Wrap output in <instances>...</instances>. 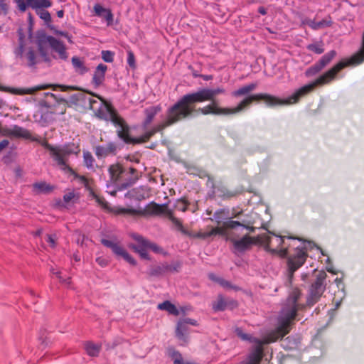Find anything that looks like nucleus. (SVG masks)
I'll return each instance as SVG.
<instances>
[{
	"label": "nucleus",
	"instance_id": "obj_1",
	"mask_svg": "<svg viewBox=\"0 0 364 364\" xmlns=\"http://www.w3.org/2000/svg\"><path fill=\"white\" fill-rule=\"evenodd\" d=\"M301 294L299 289H291L279 315L278 326L270 331L263 339L253 337L250 334L244 333L242 328H236L235 332L239 338L242 341L255 344L247 360L240 364H259L263 354L262 345L275 342L289 332L291 323L296 315L299 306L297 301Z\"/></svg>",
	"mask_w": 364,
	"mask_h": 364
},
{
	"label": "nucleus",
	"instance_id": "obj_2",
	"mask_svg": "<svg viewBox=\"0 0 364 364\" xmlns=\"http://www.w3.org/2000/svg\"><path fill=\"white\" fill-rule=\"evenodd\" d=\"M97 97V95H95ZM100 100L98 102L91 97H87L84 93H75L70 97V101L74 105H77L80 101H88L90 109L92 110L96 117L100 119L110 121L117 129V135L126 144H141L147 141L155 133L156 129H151L138 138L130 136V128L126 123L124 119L119 115L116 109L107 105V102L100 97L97 96Z\"/></svg>",
	"mask_w": 364,
	"mask_h": 364
},
{
	"label": "nucleus",
	"instance_id": "obj_3",
	"mask_svg": "<svg viewBox=\"0 0 364 364\" xmlns=\"http://www.w3.org/2000/svg\"><path fill=\"white\" fill-rule=\"evenodd\" d=\"M225 92V90L223 87L215 89L205 87L183 95L168 109L166 121L153 129H156L157 132H159L165 127L191 116L194 111L193 105L196 103L215 100L217 95L224 94Z\"/></svg>",
	"mask_w": 364,
	"mask_h": 364
},
{
	"label": "nucleus",
	"instance_id": "obj_4",
	"mask_svg": "<svg viewBox=\"0 0 364 364\" xmlns=\"http://www.w3.org/2000/svg\"><path fill=\"white\" fill-rule=\"evenodd\" d=\"M18 45L14 48L15 58L27 67L34 69L41 61L37 51L31 46H28V39L23 28L17 31Z\"/></svg>",
	"mask_w": 364,
	"mask_h": 364
},
{
	"label": "nucleus",
	"instance_id": "obj_5",
	"mask_svg": "<svg viewBox=\"0 0 364 364\" xmlns=\"http://www.w3.org/2000/svg\"><path fill=\"white\" fill-rule=\"evenodd\" d=\"M286 237L275 235L270 232L258 236L259 243L264 246L267 252L272 255L279 254L281 257H287L291 243L285 241Z\"/></svg>",
	"mask_w": 364,
	"mask_h": 364
},
{
	"label": "nucleus",
	"instance_id": "obj_6",
	"mask_svg": "<svg viewBox=\"0 0 364 364\" xmlns=\"http://www.w3.org/2000/svg\"><path fill=\"white\" fill-rule=\"evenodd\" d=\"M45 147L50 151V155L55 164L63 170L70 169L67 161L71 154H77L79 149L74 144H67L63 146H53L46 144Z\"/></svg>",
	"mask_w": 364,
	"mask_h": 364
},
{
	"label": "nucleus",
	"instance_id": "obj_7",
	"mask_svg": "<svg viewBox=\"0 0 364 364\" xmlns=\"http://www.w3.org/2000/svg\"><path fill=\"white\" fill-rule=\"evenodd\" d=\"M327 275L323 271L319 272L316 280L311 284L306 297V305L312 306L321 299L326 290V278Z\"/></svg>",
	"mask_w": 364,
	"mask_h": 364
},
{
	"label": "nucleus",
	"instance_id": "obj_8",
	"mask_svg": "<svg viewBox=\"0 0 364 364\" xmlns=\"http://www.w3.org/2000/svg\"><path fill=\"white\" fill-rule=\"evenodd\" d=\"M227 240H229L232 243V252L235 255L244 253L250 250L254 245L259 243L258 237H251L248 234L239 239L227 237Z\"/></svg>",
	"mask_w": 364,
	"mask_h": 364
},
{
	"label": "nucleus",
	"instance_id": "obj_9",
	"mask_svg": "<svg viewBox=\"0 0 364 364\" xmlns=\"http://www.w3.org/2000/svg\"><path fill=\"white\" fill-rule=\"evenodd\" d=\"M306 256V253L303 250V247H300L299 246L296 247L293 254H289L287 264L290 278L292 277L294 272L304 264Z\"/></svg>",
	"mask_w": 364,
	"mask_h": 364
},
{
	"label": "nucleus",
	"instance_id": "obj_10",
	"mask_svg": "<svg viewBox=\"0 0 364 364\" xmlns=\"http://www.w3.org/2000/svg\"><path fill=\"white\" fill-rule=\"evenodd\" d=\"M101 242L105 247L110 248L115 255L122 257L124 260H126L132 265L136 264V260L125 250L124 247L117 243L107 239H102Z\"/></svg>",
	"mask_w": 364,
	"mask_h": 364
},
{
	"label": "nucleus",
	"instance_id": "obj_11",
	"mask_svg": "<svg viewBox=\"0 0 364 364\" xmlns=\"http://www.w3.org/2000/svg\"><path fill=\"white\" fill-rule=\"evenodd\" d=\"M14 1L21 12H25L28 6L37 10V9H47L52 6L50 0H14Z\"/></svg>",
	"mask_w": 364,
	"mask_h": 364
},
{
	"label": "nucleus",
	"instance_id": "obj_12",
	"mask_svg": "<svg viewBox=\"0 0 364 364\" xmlns=\"http://www.w3.org/2000/svg\"><path fill=\"white\" fill-rule=\"evenodd\" d=\"M237 227H242V228H245L252 231L254 230L253 227H250L248 225H245L242 224L241 223L235 220H228L223 223V227L220 228H212L210 229V234L212 236L216 235H220L223 236H227V229H235Z\"/></svg>",
	"mask_w": 364,
	"mask_h": 364
},
{
	"label": "nucleus",
	"instance_id": "obj_13",
	"mask_svg": "<svg viewBox=\"0 0 364 364\" xmlns=\"http://www.w3.org/2000/svg\"><path fill=\"white\" fill-rule=\"evenodd\" d=\"M46 42L50 45L53 50L58 53L59 58L66 60L68 58V54L66 51V47L63 43L52 36H46Z\"/></svg>",
	"mask_w": 364,
	"mask_h": 364
},
{
	"label": "nucleus",
	"instance_id": "obj_14",
	"mask_svg": "<svg viewBox=\"0 0 364 364\" xmlns=\"http://www.w3.org/2000/svg\"><path fill=\"white\" fill-rule=\"evenodd\" d=\"M132 237L136 242V244L132 245V248L138 252L141 258L149 259L147 240L136 233H133Z\"/></svg>",
	"mask_w": 364,
	"mask_h": 364
},
{
	"label": "nucleus",
	"instance_id": "obj_15",
	"mask_svg": "<svg viewBox=\"0 0 364 364\" xmlns=\"http://www.w3.org/2000/svg\"><path fill=\"white\" fill-rule=\"evenodd\" d=\"M237 306V303L232 299L225 298L218 295L217 300L213 303V309L215 311H223L226 309H233Z\"/></svg>",
	"mask_w": 364,
	"mask_h": 364
},
{
	"label": "nucleus",
	"instance_id": "obj_16",
	"mask_svg": "<svg viewBox=\"0 0 364 364\" xmlns=\"http://www.w3.org/2000/svg\"><path fill=\"white\" fill-rule=\"evenodd\" d=\"M211 103L208 105L200 107L198 109L201 114L204 115L214 114V115H223L228 116L226 107H219L218 103L215 101H210Z\"/></svg>",
	"mask_w": 364,
	"mask_h": 364
},
{
	"label": "nucleus",
	"instance_id": "obj_17",
	"mask_svg": "<svg viewBox=\"0 0 364 364\" xmlns=\"http://www.w3.org/2000/svg\"><path fill=\"white\" fill-rule=\"evenodd\" d=\"M117 146L114 142H109L105 146H97L95 148V154L98 159L105 158L109 155H115Z\"/></svg>",
	"mask_w": 364,
	"mask_h": 364
},
{
	"label": "nucleus",
	"instance_id": "obj_18",
	"mask_svg": "<svg viewBox=\"0 0 364 364\" xmlns=\"http://www.w3.org/2000/svg\"><path fill=\"white\" fill-rule=\"evenodd\" d=\"M110 180L112 182H117L123 178L127 174L126 169L119 164H114L109 166L108 168Z\"/></svg>",
	"mask_w": 364,
	"mask_h": 364
},
{
	"label": "nucleus",
	"instance_id": "obj_19",
	"mask_svg": "<svg viewBox=\"0 0 364 364\" xmlns=\"http://www.w3.org/2000/svg\"><path fill=\"white\" fill-rule=\"evenodd\" d=\"M51 87L50 85H40L28 88H5L4 90L10 92L12 94L23 95H32L36 91L45 90Z\"/></svg>",
	"mask_w": 364,
	"mask_h": 364
},
{
	"label": "nucleus",
	"instance_id": "obj_20",
	"mask_svg": "<svg viewBox=\"0 0 364 364\" xmlns=\"http://www.w3.org/2000/svg\"><path fill=\"white\" fill-rule=\"evenodd\" d=\"M80 198V196L78 192L70 191L64 194L63 200L58 202V205L64 208H68L73 204L79 203Z\"/></svg>",
	"mask_w": 364,
	"mask_h": 364
},
{
	"label": "nucleus",
	"instance_id": "obj_21",
	"mask_svg": "<svg viewBox=\"0 0 364 364\" xmlns=\"http://www.w3.org/2000/svg\"><path fill=\"white\" fill-rule=\"evenodd\" d=\"M302 25H308L313 30H318L325 27H329L332 24V21L330 17L328 18L323 19L320 21H315L314 20H311L309 18H304L301 21Z\"/></svg>",
	"mask_w": 364,
	"mask_h": 364
},
{
	"label": "nucleus",
	"instance_id": "obj_22",
	"mask_svg": "<svg viewBox=\"0 0 364 364\" xmlns=\"http://www.w3.org/2000/svg\"><path fill=\"white\" fill-rule=\"evenodd\" d=\"M107 70V67L105 64L101 63L97 66L92 77V83L96 87L100 85L105 80Z\"/></svg>",
	"mask_w": 364,
	"mask_h": 364
},
{
	"label": "nucleus",
	"instance_id": "obj_23",
	"mask_svg": "<svg viewBox=\"0 0 364 364\" xmlns=\"http://www.w3.org/2000/svg\"><path fill=\"white\" fill-rule=\"evenodd\" d=\"M188 333L189 327L180 320L177 323L176 336L181 342L185 343L188 341Z\"/></svg>",
	"mask_w": 364,
	"mask_h": 364
},
{
	"label": "nucleus",
	"instance_id": "obj_24",
	"mask_svg": "<svg viewBox=\"0 0 364 364\" xmlns=\"http://www.w3.org/2000/svg\"><path fill=\"white\" fill-rule=\"evenodd\" d=\"M93 9L96 16L105 18L108 26L112 23L113 15L109 9L104 8L99 4H95Z\"/></svg>",
	"mask_w": 364,
	"mask_h": 364
},
{
	"label": "nucleus",
	"instance_id": "obj_25",
	"mask_svg": "<svg viewBox=\"0 0 364 364\" xmlns=\"http://www.w3.org/2000/svg\"><path fill=\"white\" fill-rule=\"evenodd\" d=\"M161 111V107L160 105L151 106L144 109V114L146 118L143 123L144 128H146L147 126L152 122L154 117Z\"/></svg>",
	"mask_w": 364,
	"mask_h": 364
},
{
	"label": "nucleus",
	"instance_id": "obj_26",
	"mask_svg": "<svg viewBox=\"0 0 364 364\" xmlns=\"http://www.w3.org/2000/svg\"><path fill=\"white\" fill-rule=\"evenodd\" d=\"M71 62L74 70L77 74L83 75L88 72V68L85 65L84 60L80 58L73 56L71 59Z\"/></svg>",
	"mask_w": 364,
	"mask_h": 364
},
{
	"label": "nucleus",
	"instance_id": "obj_27",
	"mask_svg": "<svg viewBox=\"0 0 364 364\" xmlns=\"http://www.w3.org/2000/svg\"><path fill=\"white\" fill-rule=\"evenodd\" d=\"M55 188L54 186L50 183H33L32 191L36 194H48Z\"/></svg>",
	"mask_w": 364,
	"mask_h": 364
},
{
	"label": "nucleus",
	"instance_id": "obj_28",
	"mask_svg": "<svg viewBox=\"0 0 364 364\" xmlns=\"http://www.w3.org/2000/svg\"><path fill=\"white\" fill-rule=\"evenodd\" d=\"M257 87L256 83H250L232 92V96L237 97L243 95H247Z\"/></svg>",
	"mask_w": 364,
	"mask_h": 364
},
{
	"label": "nucleus",
	"instance_id": "obj_29",
	"mask_svg": "<svg viewBox=\"0 0 364 364\" xmlns=\"http://www.w3.org/2000/svg\"><path fill=\"white\" fill-rule=\"evenodd\" d=\"M158 309L160 310L166 311L169 314L178 316L179 314V311L176 307L175 305L171 304L169 301H165L158 305Z\"/></svg>",
	"mask_w": 364,
	"mask_h": 364
},
{
	"label": "nucleus",
	"instance_id": "obj_30",
	"mask_svg": "<svg viewBox=\"0 0 364 364\" xmlns=\"http://www.w3.org/2000/svg\"><path fill=\"white\" fill-rule=\"evenodd\" d=\"M85 349L90 356L95 357L98 355L101 346L92 342H87L85 345Z\"/></svg>",
	"mask_w": 364,
	"mask_h": 364
},
{
	"label": "nucleus",
	"instance_id": "obj_31",
	"mask_svg": "<svg viewBox=\"0 0 364 364\" xmlns=\"http://www.w3.org/2000/svg\"><path fill=\"white\" fill-rule=\"evenodd\" d=\"M45 95L47 97H50L53 100H56L58 102V108L59 109L58 114H63L66 111V104L67 101L65 99L60 98L58 99L57 96L51 92H46Z\"/></svg>",
	"mask_w": 364,
	"mask_h": 364
},
{
	"label": "nucleus",
	"instance_id": "obj_32",
	"mask_svg": "<svg viewBox=\"0 0 364 364\" xmlns=\"http://www.w3.org/2000/svg\"><path fill=\"white\" fill-rule=\"evenodd\" d=\"M336 55V52L334 50L329 51L326 53L322 58L317 62L320 66L323 69Z\"/></svg>",
	"mask_w": 364,
	"mask_h": 364
},
{
	"label": "nucleus",
	"instance_id": "obj_33",
	"mask_svg": "<svg viewBox=\"0 0 364 364\" xmlns=\"http://www.w3.org/2000/svg\"><path fill=\"white\" fill-rule=\"evenodd\" d=\"M83 159H84V164L85 166L90 170L95 169V160L93 158L92 155L89 151H84L83 152Z\"/></svg>",
	"mask_w": 364,
	"mask_h": 364
},
{
	"label": "nucleus",
	"instance_id": "obj_34",
	"mask_svg": "<svg viewBox=\"0 0 364 364\" xmlns=\"http://www.w3.org/2000/svg\"><path fill=\"white\" fill-rule=\"evenodd\" d=\"M165 272L164 265L161 264L160 265H154L150 267L148 274L152 277H159L164 274Z\"/></svg>",
	"mask_w": 364,
	"mask_h": 364
},
{
	"label": "nucleus",
	"instance_id": "obj_35",
	"mask_svg": "<svg viewBox=\"0 0 364 364\" xmlns=\"http://www.w3.org/2000/svg\"><path fill=\"white\" fill-rule=\"evenodd\" d=\"M299 343V340L298 338H295L292 336L287 337L285 340L283 341L282 346L284 348L288 349L295 348L298 343Z\"/></svg>",
	"mask_w": 364,
	"mask_h": 364
},
{
	"label": "nucleus",
	"instance_id": "obj_36",
	"mask_svg": "<svg viewBox=\"0 0 364 364\" xmlns=\"http://www.w3.org/2000/svg\"><path fill=\"white\" fill-rule=\"evenodd\" d=\"M35 11H36L37 15L42 20H43L46 24H48L51 22V21H52L51 16L48 11L43 10V9H37V10H35Z\"/></svg>",
	"mask_w": 364,
	"mask_h": 364
},
{
	"label": "nucleus",
	"instance_id": "obj_37",
	"mask_svg": "<svg viewBox=\"0 0 364 364\" xmlns=\"http://www.w3.org/2000/svg\"><path fill=\"white\" fill-rule=\"evenodd\" d=\"M306 48L316 54H321L324 51L323 43L321 42L309 44L307 46Z\"/></svg>",
	"mask_w": 364,
	"mask_h": 364
},
{
	"label": "nucleus",
	"instance_id": "obj_38",
	"mask_svg": "<svg viewBox=\"0 0 364 364\" xmlns=\"http://www.w3.org/2000/svg\"><path fill=\"white\" fill-rule=\"evenodd\" d=\"M48 113L44 114L37 112L33 115L35 121L41 124V126H46L49 122L48 119Z\"/></svg>",
	"mask_w": 364,
	"mask_h": 364
},
{
	"label": "nucleus",
	"instance_id": "obj_39",
	"mask_svg": "<svg viewBox=\"0 0 364 364\" xmlns=\"http://www.w3.org/2000/svg\"><path fill=\"white\" fill-rule=\"evenodd\" d=\"M170 356L173 360V364H192L190 363H184L181 354L175 350L170 352Z\"/></svg>",
	"mask_w": 364,
	"mask_h": 364
},
{
	"label": "nucleus",
	"instance_id": "obj_40",
	"mask_svg": "<svg viewBox=\"0 0 364 364\" xmlns=\"http://www.w3.org/2000/svg\"><path fill=\"white\" fill-rule=\"evenodd\" d=\"M165 272H177L181 268V264L178 262H173L171 264L164 263Z\"/></svg>",
	"mask_w": 364,
	"mask_h": 364
},
{
	"label": "nucleus",
	"instance_id": "obj_41",
	"mask_svg": "<svg viewBox=\"0 0 364 364\" xmlns=\"http://www.w3.org/2000/svg\"><path fill=\"white\" fill-rule=\"evenodd\" d=\"M323 68L320 66V65L316 63L312 66L309 67L305 72V75L306 77H311L317 73H318Z\"/></svg>",
	"mask_w": 364,
	"mask_h": 364
},
{
	"label": "nucleus",
	"instance_id": "obj_42",
	"mask_svg": "<svg viewBox=\"0 0 364 364\" xmlns=\"http://www.w3.org/2000/svg\"><path fill=\"white\" fill-rule=\"evenodd\" d=\"M10 0H0V13L7 15L9 11Z\"/></svg>",
	"mask_w": 364,
	"mask_h": 364
},
{
	"label": "nucleus",
	"instance_id": "obj_43",
	"mask_svg": "<svg viewBox=\"0 0 364 364\" xmlns=\"http://www.w3.org/2000/svg\"><path fill=\"white\" fill-rule=\"evenodd\" d=\"M114 53L110 50H102V58L107 63H112L114 60Z\"/></svg>",
	"mask_w": 364,
	"mask_h": 364
},
{
	"label": "nucleus",
	"instance_id": "obj_44",
	"mask_svg": "<svg viewBox=\"0 0 364 364\" xmlns=\"http://www.w3.org/2000/svg\"><path fill=\"white\" fill-rule=\"evenodd\" d=\"M38 50L40 53V58H42L44 62H50V58L47 54L46 51L43 49L41 42L38 43Z\"/></svg>",
	"mask_w": 364,
	"mask_h": 364
},
{
	"label": "nucleus",
	"instance_id": "obj_45",
	"mask_svg": "<svg viewBox=\"0 0 364 364\" xmlns=\"http://www.w3.org/2000/svg\"><path fill=\"white\" fill-rule=\"evenodd\" d=\"M223 213V210H219L215 211L213 215V218L212 220H215L218 223V224H220L223 220V218L222 217V215Z\"/></svg>",
	"mask_w": 364,
	"mask_h": 364
},
{
	"label": "nucleus",
	"instance_id": "obj_46",
	"mask_svg": "<svg viewBox=\"0 0 364 364\" xmlns=\"http://www.w3.org/2000/svg\"><path fill=\"white\" fill-rule=\"evenodd\" d=\"M196 237L201 238V239H208L212 237L210 234V230L209 231H199L195 235Z\"/></svg>",
	"mask_w": 364,
	"mask_h": 364
},
{
	"label": "nucleus",
	"instance_id": "obj_47",
	"mask_svg": "<svg viewBox=\"0 0 364 364\" xmlns=\"http://www.w3.org/2000/svg\"><path fill=\"white\" fill-rule=\"evenodd\" d=\"M90 193L92 194V197L96 200V202L100 205L102 207H106L107 202L104 198H100L97 195H96L94 192L91 191Z\"/></svg>",
	"mask_w": 364,
	"mask_h": 364
},
{
	"label": "nucleus",
	"instance_id": "obj_48",
	"mask_svg": "<svg viewBox=\"0 0 364 364\" xmlns=\"http://www.w3.org/2000/svg\"><path fill=\"white\" fill-rule=\"evenodd\" d=\"M147 245H148L147 247L149 249H151L152 251H154L156 253H159L162 251V249L160 247H159L158 245H156L154 243L150 242L148 240H147Z\"/></svg>",
	"mask_w": 364,
	"mask_h": 364
},
{
	"label": "nucleus",
	"instance_id": "obj_49",
	"mask_svg": "<svg viewBox=\"0 0 364 364\" xmlns=\"http://www.w3.org/2000/svg\"><path fill=\"white\" fill-rule=\"evenodd\" d=\"M55 235H46V241L50 244L51 247H54L55 246Z\"/></svg>",
	"mask_w": 364,
	"mask_h": 364
},
{
	"label": "nucleus",
	"instance_id": "obj_50",
	"mask_svg": "<svg viewBox=\"0 0 364 364\" xmlns=\"http://www.w3.org/2000/svg\"><path fill=\"white\" fill-rule=\"evenodd\" d=\"M96 262L102 267H105L108 264V261L103 257H98L96 259Z\"/></svg>",
	"mask_w": 364,
	"mask_h": 364
},
{
	"label": "nucleus",
	"instance_id": "obj_51",
	"mask_svg": "<svg viewBox=\"0 0 364 364\" xmlns=\"http://www.w3.org/2000/svg\"><path fill=\"white\" fill-rule=\"evenodd\" d=\"M127 63L130 67H134L135 65L134 55L132 52L128 53Z\"/></svg>",
	"mask_w": 364,
	"mask_h": 364
},
{
	"label": "nucleus",
	"instance_id": "obj_52",
	"mask_svg": "<svg viewBox=\"0 0 364 364\" xmlns=\"http://www.w3.org/2000/svg\"><path fill=\"white\" fill-rule=\"evenodd\" d=\"M55 87H58L63 92H67L68 90H76V87L74 86H68V85H56Z\"/></svg>",
	"mask_w": 364,
	"mask_h": 364
},
{
	"label": "nucleus",
	"instance_id": "obj_53",
	"mask_svg": "<svg viewBox=\"0 0 364 364\" xmlns=\"http://www.w3.org/2000/svg\"><path fill=\"white\" fill-rule=\"evenodd\" d=\"M181 321L182 322H185V323H186L187 326L188 324H191L192 326H196L197 325V321L196 320L191 319V318H185V319H182Z\"/></svg>",
	"mask_w": 364,
	"mask_h": 364
},
{
	"label": "nucleus",
	"instance_id": "obj_54",
	"mask_svg": "<svg viewBox=\"0 0 364 364\" xmlns=\"http://www.w3.org/2000/svg\"><path fill=\"white\" fill-rule=\"evenodd\" d=\"M218 284L225 288L231 287L230 283L223 278L218 280Z\"/></svg>",
	"mask_w": 364,
	"mask_h": 364
},
{
	"label": "nucleus",
	"instance_id": "obj_55",
	"mask_svg": "<svg viewBox=\"0 0 364 364\" xmlns=\"http://www.w3.org/2000/svg\"><path fill=\"white\" fill-rule=\"evenodd\" d=\"M9 144V141L7 139H3L0 141V151L6 148Z\"/></svg>",
	"mask_w": 364,
	"mask_h": 364
},
{
	"label": "nucleus",
	"instance_id": "obj_56",
	"mask_svg": "<svg viewBox=\"0 0 364 364\" xmlns=\"http://www.w3.org/2000/svg\"><path fill=\"white\" fill-rule=\"evenodd\" d=\"M208 278L212 280V281H214L217 283H218V280H220L221 278L220 277H217L215 274L213 273H210L208 274Z\"/></svg>",
	"mask_w": 364,
	"mask_h": 364
},
{
	"label": "nucleus",
	"instance_id": "obj_57",
	"mask_svg": "<svg viewBox=\"0 0 364 364\" xmlns=\"http://www.w3.org/2000/svg\"><path fill=\"white\" fill-rule=\"evenodd\" d=\"M171 220L176 226H178L179 228H182V223H181V221L179 220H178L177 218H176L173 216H171Z\"/></svg>",
	"mask_w": 364,
	"mask_h": 364
},
{
	"label": "nucleus",
	"instance_id": "obj_58",
	"mask_svg": "<svg viewBox=\"0 0 364 364\" xmlns=\"http://www.w3.org/2000/svg\"><path fill=\"white\" fill-rule=\"evenodd\" d=\"M50 272L57 276V277L59 279L60 282H65L64 280H62V277L60 276V272L58 271H55V269H51Z\"/></svg>",
	"mask_w": 364,
	"mask_h": 364
},
{
	"label": "nucleus",
	"instance_id": "obj_59",
	"mask_svg": "<svg viewBox=\"0 0 364 364\" xmlns=\"http://www.w3.org/2000/svg\"><path fill=\"white\" fill-rule=\"evenodd\" d=\"M59 33H60L61 36H63L65 37V38L68 39V42H70V43H73V41H72V38H71V36H69V35H68V33H65V32H60Z\"/></svg>",
	"mask_w": 364,
	"mask_h": 364
},
{
	"label": "nucleus",
	"instance_id": "obj_60",
	"mask_svg": "<svg viewBox=\"0 0 364 364\" xmlns=\"http://www.w3.org/2000/svg\"><path fill=\"white\" fill-rule=\"evenodd\" d=\"M57 16H58V18H63V16H64V11L63 10L58 11H57Z\"/></svg>",
	"mask_w": 364,
	"mask_h": 364
},
{
	"label": "nucleus",
	"instance_id": "obj_61",
	"mask_svg": "<svg viewBox=\"0 0 364 364\" xmlns=\"http://www.w3.org/2000/svg\"><path fill=\"white\" fill-rule=\"evenodd\" d=\"M258 11L259 14H262V15H264L266 14V10L264 7H259V9H258Z\"/></svg>",
	"mask_w": 364,
	"mask_h": 364
},
{
	"label": "nucleus",
	"instance_id": "obj_62",
	"mask_svg": "<svg viewBox=\"0 0 364 364\" xmlns=\"http://www.w3.org/2000/svg\"><path fill=\"white\" fill-rule=\"evenodd\" d=\"M326 269H327V271H328V272L333 273V274H336V272H335V271L333 270V267H328L326 268Z\"/></svg>",
	"mask_w": 364,
	"mask_h": 364
},
{
	"label": "nucleus",
	"instance_id": "obj_63",
	"mask_svg": "<svg viewBox=\"0 0 364 364\" xmlns=\"http://www.w3.org/2000/svg\"><path fill=\"white\" fill-rule=\"evenodd\" d=\"M132 183H122V186H123V188H127L128 187H129V186L131 185Z\"/></svg>",
	"mask_w": 364,
	"mask_h": 364
},
{
	"label": "nucleus",
	"instance_id": "obj_64",
	"mask_svg": "<svg viewBox=\"0 0 364 364\" xmlns=\"http://www.w3.org/2000/svg\"><path fill=\"white\" fill-rule=\"evenodd\" d=\"M203 79L206 80H208L212 79V76H210V75H209V76H204Z\"/></svg>",
	"mask_w": 364,
	"mask_h": 364
}]
</instances>
